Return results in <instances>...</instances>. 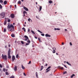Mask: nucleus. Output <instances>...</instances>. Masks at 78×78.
Returning <instances> with one entry per match:
<instances>
[{
    "label": "nucleus",
    "instance_id": "obj_58",
    "mask_svg": "<svg viewBox=\"0 0 78 78\" xmlns=\"http://www.w3.org/2000/svg\"><path fill=\"white\" fill-rule=\"evenodd\" d=\"M5 48H7V46L5 45Z\"/></svg>",
    "mask_w": 78,
    "mask_h": 78
},
{
    "label": "nucleus",
    "instance_id": "obj_37",
    "mask_svg": "<svg viewBox=\"0 0 78 78\" xmlns=\"http://www.w3.org/2000/svg\"><path fill=\"white\" fill-rule=\"evenodd\" d=\"M41 36H45V34H41Z\"/></svg>",
    "mask_w": 78,
    "mask_h": 78
},
{
    "label": "nucleus",
    "instance_id": "obj_21",
    "mask_svg": "<svg viewBox=\"0 0 78 78\" xmlns=\"http://www.w3.org/2000/svg\"><path fill=\"white\" fill-rule=\"evenodd\" d=\"M66 64H67L68 65H69V66H71V64L70 63H69V62H66Z\"/></svg>",
    "mask_w": 78,
    "mask_h": 78
},
{
    "label": "nucleus",
    "instance_id": "obj_51",
    "mask_svg": "<svg viewBox=\"0 0 78 78\" xmlns=\"http://www.w3.org/2000/svg\"><path fill=\"white\" fill-rule=\"evenodd\" d=\"M23 74L24 76H26V74L24 73H23Z\"/></svg>",
    "mask_w": 78,
    "mask_h": 78
},
{
    "label": "nucleus",
    "instance_id": "obj_7",
    "mask_svg": "<svg viewBox=\"0 0 78 78\" xmlns=\"http://www.w3.org/2000/svg\"><path fill=\"white\" fill-rule=\"evenodd\" d=\"M16 59V58L15 57V56L14 55H13L12 57V61H14V60Z\"/></svg>",
    "mask_w": 78,
    "mask_h": 78
},
{
    "label": "nucleus",
    "instance_id": "obj_64",
    "mask_svg": "<svg viewBox=\"0 0 78 78\" xmlns=\"http://www.w3.org/2000/svg\"><path fill=\"white\" fill-rule=\"evenodd\" d=\"M40 33H42V32L40 31Z\"/></svg>",
    "mask_w": 78,
    "mask_h": 78
},
{
    "label": "nucleus",
    "instance_id": "obj_16",
    "mask_svg": "<svg viewBox=\"0 0 78 78\" xmlns=\"http://www.w3.org/2000/svg\"><path fill=\"white\" fill-rule=\"evenodd\" d=\"M75 75L74 74H73L71 76V78H72L73 76H75Z\"/></svg>",
    "mask_w": 78,
    "mask_h": 78
},
{
    "label": "nucleus",
    "instance_id": "obj_59",
    "mask_svg": "<svg viewBox=\"0 0 78 78\" xmlns=\"http://www.w3.org/2000/svg\"><path fill=\"white\" fill-rule=\"evenodd\" d=\"M24 29H25V28L23 27V30H24Z\"/></svg>",
    "mask_w": 78,
    "mask_h": 78
},
{
    "label": "nucleus",
    "instance_id": "obj_3",
    "mask_svg": "<svg viewBox=\"0 0 78 78\" xmlns=\"http://www.w3.org/2000/svg\"><path fill=\"white\" fill-rule=\"evenodd\" d=\"M1 16L2 18H4L5 16V12H2L1 13Z\"/></svg>",
    "mask_w": 78,
    "mask_h": 78
},
{
    "label": "nucleus",
    "instance_id": "obj_12",
    "mask_svg": "<svg viewBox=\"0 0 78 78\" xmlns=\"http://www.w3.org/2000/svg\"><path fill=\"white\" fill-rule=\"evenodd\" d=\"M44 66H41V69L40 70V71H41V70H42V69H44Z\"/></svg>",
    "mask_w": 78,
    "mask_h": 78
},
{
    "label": "nucleus",
    "instance_id": "obj_48",
    "mask_svg": "<svg viewBox=\"0 0 78 78\" xmlns=\"http://www.w3.org/2000/svg\"><path fill=\"white\" fill-rule=\"evenodd\" d=\"M6 68H7V69H9V66H6Z\"/></svg>",
    "mask_w": 78,
    "mask_h": 78
},
{
    "label": "nucleus",
    "instance_id": "obj_39",
    "mask_svg": "<svg viewBox=\"0 0 78 78\" xmlns=\"http://www.w3.org/2000/svg\"><path fill=\"white\" fill-rule=\"evenodd\" d=\"M30 44L28 43H26V45H29Z\"/></svg>",
    "mask_w": 78,
    "mask_h": 78
},
{
    "label": "nucleus",
    "instance_id": "obj_53",
    "mask_svg": "<svg viewBox=\"0 0 78 78\" xmlns=\"http://www.w3.org/2000/svg\"><path fill=\"white\" fill-rule=\"evenodd\" d=\"M48 65V64L47 63H46L45 64V66H47V65Z\"/></svg>",
    "mask_w": 78,
    "mask_h": 78
},
{
    "label": "nucleus",
    "instance_id": "obj_27",
    "mask_svg": "<svg viewBox=\"0 0 78 78\" xmlns=\"http://www.w3.org/2000/svg\"><path fill=\"white\" fill-rule=\"evenodd\" d=\"M59 69H61V70H63V69H64V68L63 67H60Z\"/></svg>",
    "mask_w": 78,
    "mask_h": 78
},
{
    "label": "nucleus",
    "instance_id": "obj_45",
    "mask_svg": "<svg viewBox=\"0 0 78 78\" xmlns=\"http://www.w3.org/2000/svg\"><path fill=\"white\" fill-rule=\"evenodd\" d=\"M31 64V61H30L29 62V63H28V64Z\"/></svg>",
    "mask_w": 78,
    "mask_h": 78
},
{
    "label": "nucleus",
    "instance_id": "obj_36",
    "mask_svg": "<svg viewBox=\"0 0 78 78\" xmlns=\"http://www.w3.org/2000/svg\"><path fill=\"white\" fill-rule=\"evenodd\" d=\"M5 74L6 75H9V74L8 73V72H5Z\"/></svg>",
    "mask_w": 78,
    "mask_h": 78
},
{
    "label": "nucleus",
    "instance_id": "obj_13",
    "mask_svg": "<svg viewBox=\"0 0 78 78\" xmlns=\"http://www.w3.org/2000/svg\"><path fill=\"white\" fill-rule=\"evenodd\" d=\"M17 66H16L15 67L14 69V70H15V71H16V70H17Z\"/></svg>",
    "mask_w": 78,
    "mask_h": 78
},
{
    "label": "nucleus",
    "instance_id": "obj_44",
    "mask_svg": "<svg viewBox=\"0 0 78 78\" xmlns=\"http://www.w3.org/2000/svg\"><path fill=\"white\" fill-rule=\"evenodd\" d=\"M30 20H31V19H30V18H29L28 19V21H29V22H30Z\"/></svg>",
    "mask_w": 78,
    "mask_h": 78
},
{
    "label": "nucleus",
    "instance_id": "obj_26",
    "mask_svg": "<svg viewBox=\"0 0 78 78\" xmlns=\"http://www.w3.org/2000/svg\"><path fill=\"white\" fill-rule=\"evenodd\" d=\"M6 23H7V21H6L5 20L4 22V24L5 25L6 24Z\"/></svg>",
    "mask_w": 78,
    "mask_h": 78
},
{
    "label": "nucleus",
    "instance_id": "obj_19",
    "mask_svg": "<svg viewBox=\"0 0 78 78\" xmlns=\"http://www.w3.org/2000/svg\"><path fill=\"white\" fill-rule=\"evenodd\" d=\"M42 6H40L39 8V9H40L39 11H41L42 9Z\"/></svg>",
    "mask_w": 78,
    "mask_h": 78
},
{
    "label": "nucleus",
    "instance_id": "obj_5",
    "mask_svg": "<svg viewBox=\"0 0 78 78\" xmlns=\"http://www.w3.org/2000/svg\"><path fill=\"white\" fill-rule=\"evenodd\" d=\"M10 17L12 19H14L15 17V15L13 13H12L10 15Z\"/></svg>",
    "mask_w": 78,
    "mask_h": 78
},
{
    "label": "nucleus",
    "instance_id": "obj_25",
    "mask_svg": "<svg viewBox=\"0 0 78 78\" xmlns=\"http://www.w3.org/2000/svg\"><path fill=\"white\" fill-rule=\"evenodd\" d=\"M31 32L33 34H35V33H34V32L33 30H31Z\"/></svg>",
    "mask_w": 78,
    "mask_h": 78
},
{
    "label": "nucleus",
    "instance_id": "obj_15",
    "mask_svg": "<svg viewBox=\"0 0 78 78\" xmlns=\"http://www.w3.org/2000/svg\"><path fill=\"white\" fill-rule=\"evenodd\" d=\"M24 37H25V38H27L28 40H29V38H28V36L26 35H25L24 36Z\"/></svg>",
    "mask_w": 78,
    "mask_h": 78
},
{
    "label": "nucleus",
    "instance_id": "obj_55",
    "mask_svg": "<svg viewBox=\"0 0 78 78\" xmlns=\"http://www.w3.org/2000/svg\"><path fill=\"white\" fill-rule=\"evenodd\" d=\"M64 67H66V68H67V66H66V65H64Z\"/></svg>",
    "mask_w": 78,
    "mask_h": 78
},
{
    "label": "nucleus",
    "instance_id": "obj_8",
    "mask_svg": "<svg viewBox=\"0 0 78 78\" xmlns=\"http://www.w3.org/2000/svg\"><path fill=\"white\" fill-rule=\"evenodd\" d=\"M23 9H24L25 11H28V9L27 8L25 7H24Z\"/></svg>",
    "mask_w": 78,
    "mask_h": 78
},
{
    "label": "nucleus",
    "instance_id": "obj_6",
    "mask_svg": "<svg viewBox=\"0 0 78 78\" xmlns=\"http://www.w3.org/2000/svg\"><path fill=\"white\" fill-rule=\"evenodd\" d=\"M50 68H51V66H49L48 68L46 70H47V71H46V73H47V72H49V71H50V69H50Z\"/></svg>",
    "mask_w": 78,
    "mask_h": 78
},
{
    "label": "nucleus",
    "instance_id": "obj_33",
    "mask_svg": "<svg viewBox=\"0 0 78 78\" xmlns=\"http://www.w3.org/2000/svg\"><path fill=\"white\" fill-rule=\"evenodd\" d=\"M16 58H19V55H18V54H17L16 56Z\"/></svg>",
    "mask_w": 78,
    "mask_h": 78
},
{
    "label": "nucleus",
    "instance_id": "obj_54",
    "mask_svg": "<svg viewBox=\"0 0 78 78\" xmlns=\"http://www.w3.org/2000/svg\"><path fill=\"white\" fill-rule=\"evenodd\" d=\"M27 40H28V39L27 38L25 39V41H27Z\"/></svg>",
    "mask_w": 78,
    "mask_h": 78
},
{
    "label": "nucleus",
    "instance_id": "obj_28",
    "mask_svg": "<svg viewBox=\"0 0 78 78\" xmlns=\"http://www.w3.org/2000/svg\"><path fill=\"white\" fill-rule=\"evenodd\" d=\"M27 12H26L25 11H24L23 12V14H27Z\"/></svg>",
    "mask_w": 78,
    "mask_h": 78
},
{
    "label": "nucleus",
    "instance_id": "obj_46",
    "mask_svg": "<svg viewBox=\"0 0 78 78\" xmlns=\"http://www.w3.org/2000/svg\"><path fill=\"white\" fill-rule=\"evenodd\" d=\"M30 28H29L28 29V32H30Z\"/></svg>",
    "mask_w": 78,
    "mask_h": 78
},
{
    "label": "nucleus",
    "instance_id": "obj_41",
    "mask_svg": "<svg viewBox=\"0 0 78 78\" xmlns=\"http://www.w3.org/2000/svg\"><path fill=\"white\" fill-rule=\"evenodd\" d=\"M38 40H39V41H41V38H38Z\"/></svg>",
    "mask_w": 78,
    "mask_h": 78
},
{
    "label": "nucleus",
    "instance_id": "obj_30",
    "mask_svg": "<svg viewBox=\"0 0 78 78\" xmlns=\"http://www.w3.org/2000/svg\"><path fill=\"white\" fill-rule=\"evenodd\" d=\"M21 42L22 44H24V42L23 41H21Z\"/></svg>",
    "mask_w": 78,
    "mask_h": 78
},
{
    "label": "nucleus",
    "instance_id": "obj_49",
    "mask_svg": "<svg viewBox=\"0 0 78 78\" xmlns=\"http://www.w3.org/2000/svg\"><path fill=\"white\" fill-rule=\"evenodd\" d=\"M23 30L24 31V32H26V29H24Z\"/></svg>",
    "mask_w": 78,
    "mask_h": 78
},
{
    "label": "nucleus",
    "instance_id": "obj_57",
    "mask_svg": "<svg viewBox=\"0 0 78 78\" xmlns=\"http://www.w3.org/2000/svg\"><path fill=\"white\" fill-rule=\"evenodd\" d=\"M23 16H25V13H23Z\"/></svg>",
    "mask_w": 78,
    "mask_h": 78
},
{
    "label": "nucleus",
    "instance_id": "obj_32",
    "mask_svg": "<svg viewBox=\"0 0 78 78\" xmlns=\"http://www.w3.org/2000/svg\"><path fill=\"white\" fill-rule=\"evenodd\" d=\"M27 42H28V43H29V44H30V42H31V41H30L28 40L27 41Z\"/></svg>",
    "mask_w": 78,
    "mask_h": 78
},
{
    "label": "nucleus",
    "instance_id": "obj_20",
    "mask_svg": "<svg viewBox=\"0 0 78 78\" xmlns=\"http://www.w3.org/2000/svg\"><path fill=\"white\" fill-rule=\"evenodd\" d=\"M11 36L12 37H15V35H14V34H12Z\"/></svg>",
    "mask_w": 78,
    "mask_h": 78
},
{
    "label": "nucleus",
    "instance_id": "obj_47",
    "mask_svg": "<svg viewBox=\"0 0 78 78\" xmlns=\"http://www.w3.org/2000/svg\"><path fill=\"white\" fill-rule=\"evenodd\" d=\"M70 44L72 46V43H71V42H70Z\"/></svg>",
    "mask_w": 78,
    "mask_h": 78
},
{
    "label": "nucleus",
    "instance_id": "obj_9",
    "mask_svg": "<svg viewBox=\"0 0 78 78\" xmlns=\"http://www.w3.org/2000/svg\"><path fill=\"white\" fill-rule=\"evenodd\" d=\"M45 36H46V37H51V35L48 34H46L45 35Z\"/></svg>",
    "mask_w": 78,
    "mask_h": 78
},
{
    "label": "nucleus",
    "instance_id": "obj_56",
    "mask_svg": "<svg viewBox=\"0 0 78 78\" xmlns=\"http://www.w3.org/2000/svg\"><path fill=\"white\" fill-rule=\"evenodd\" d=\"M14 6L15 8H16V5H14Z\"/></svg>",
    "mask_w": 78,
    "mask_h": 78
},
{
    "label": "nucleus",
    "instance_id": "obj_24",
    "mask_svg": "<svg viewBox=\"0 0 78 78\" xmlns=\"http://www.w3.org/2000/svg\"><path fill=\"white\" fill-rule=\"evenodd\" d=\"M55 30H60V29L59 28H55Z\"/></svg>",
    "mask_w": 78,
    "mask_h": 78
},
{
    "label": "nucleus",
    "instance_id": "obj_38",
    "mask_svg": "<svg viewBox=\"0 0 78 78\" xmlns=\"http://www.w3.org/2000/svg\"><path fill=\"white\" fill-rule=\"evenodd\" d=\"M5 70H6V69H5V68H4L3 69V72H5Z\"/></svg>",
    "mask_w": 78,
    "mask_h": 78
},
{
    "label": "nucleus",
    "instance_id": "obj_2",
    "mask_svg": "<svg viewBox=\"0 0 78 78\" xmlns=\"http://www.w3.org/2000/svg\"><path fill=\"white\" fill-rule=\"evenodd\" d=\"M2 58L4 59L5 61H6L7 59V57L6 56V55H3V54L2 55Z\"/></svg>",
    "mask_w": 78,
    "mask_h": 78
},
{
    "label": "nucleus",
    "instance_id": "obj_4",
    "mask_svg": "<svg viewBox=\"0 0 78 78\" xmlns=\"http://www.w3.org/2000/svg\"><path fill=\"white\" fill-rule=\"evenodd\" d=\"M8 27L9 28H14V27L13 26L12 24H11V25H8Z\"/></svg>",
    "mask_w": 78,
    "mask_h": 78
},
{
    "label": "nucleus",
    "instance_id": "obj_60",
    "mask_svg": "<svg viewBox=\"0 0 78 78\" xmlns=\"http://www.w3.org/2000/svg\"><path fill=\"white\" fill-rule=\"evenodd\" d=\"M64 43H63V42H62V45H64Z\"/></svg>",
    "mask_w": 78,
    "mask_h": 78
},
{
    "label": "nucleus",
    "instance_id": "obj_18",
    "mask_svg": "<svg viewBox=\"0 0 78 78\" xmlns=\"http://www.w3.org/2000/svg\"><path fill=\"white\" fill-rule=\"evenodd\" d=\"M36 75L37 78H38V75L37 74V72L36 73Z\"/></svg>",
    "mask_w": 78,
    "mask_h": 78
},
{
    "label": "nucleus",
    "instance_id": "obj_22",
    "mask_svg": "<svg viewBox=\"0 0 78 78\" xmlns=\"http://www.w3.org/2000/svg\"><path fill=\"white\" fill-rule=\"evenodd\" d=\"M6 31V29L5 28H4V30H3V32H5Z\"/></svg>",
    "mask_w": 78,
    "mask_h": 78
},
{
    "label": "nucleus",
    "instance_id": "obj_23",
    "mask_svg": "<svg viewBox=\"0 0 78 78\" xmlns=\"http://www.w3.org/2000/svg\"><path fill=\"white\" fill-rule=\"evenodd\" d=\"M3 8V7L1 4H0V9H2Z\"/></svg>",
    "mask_w": 78,
    "mask_h": 78
},
{
    "label": "nucleus",
    "instance_id": "obj_34",
    "mask_svg": "<svg viewBox=\"0 0 78 78\" xmlns=\"http://www.w3.org/2000/svg\"><path fill=\"white\" fill-rule=\"evenodd\" d=\"M10 78H14V76H11Z\"/></svg>",
    "mask_w": 78,
    "mask_h": 78
},
{
    "label": "nucleus",
    "instance_id": "obj_52",
    "mask_svg": "<svg viewBox=\"0 0 78 78\" xmlns=\"http://www.w3.org/2000/svg\"><path fill=\"white\" fill-rule=\"evenodd\" d=\"M35 39H37V37H35Z\"/></svg>",
    "mask_w": 78,
    "mask_h": 78
},
{
    "label": "nucleus",
    "instance_id": "obj_40",
    "mask_svg": "<svg viewBox=\"0 0 78 78\" xmlns=\"http://www.w3.org/2000/svg\"><path fill=\"white\" fill-rule=\"evenodd\" d=\"M11 21V20L10 19H9L8 20V22H10V21Z\"/></svg>",
    "mask_w": 78,
    "mask_h": 78
},
{
    "label": "nucleus",
    "instance_id": "obj_35",
    "mask_svg": "<svg viewBox=\"0 0 78 78\" xmlns=\"http://www.w3.org/2000/svg\"><path fill=\"white\" fill-rule=\"evenodd\" d=\"M0 3H3V1L2 0H0Z\"/></svg>",
    "mask_w": 78,
    "mask_h": 78
},
{
    "label": "nucleus",
    "instance_id": "obj_10",
    "mask_svg": "<svg viewBox=\"0 0 78 78\" xmlns=\"http://www.w3.org/2000/svg\"><path fill=\"white\" fill-rule=\"evenodd\" d=\"M11 32H12V31H14V28H12V29H11L10 30Z\"/></svg>",
    "mask_w": 78,
    "mask_h": 78
},
{
    "label": "nucleus",
    "instance_id": "obj_14",
    "mask_svg": "<svg viewBox=\"0 0 78 78\" xmlns=\"http://www.w3.org/2000/svg\"><path fill=\"white\" fill-rule=\"evenodd\" d=\"M4 5H6L7 4V1H4Z\"/></svg>",
    "mask_w": 78,
    "mask_h": 78
},
{
    "label": "nucleus",
    "instance_id": "obj_31",
    "mask_svg": "<svg viewBox=\"0 0 78 78\" xmlns=\"http://www.w3.org/2000/svg\"><path fill=\"white\" fill-rule=\"evenodd\" d=\"M18 4H21V1H18Z\"/></svg>",
    "mask_w": 78,
    "mask_h": 78
},
{
    "label": "nucleus",
    "instance_id": "obj_11",
    "mask_svg": "<svg viewBox=\"0 0 78 78\" xmlns=\"http://www.w3.org/2000/svg\"><path fill=\"white\" fill-rule=\"evenodd\" d=\"M55 48V49H53V50L54 51H53L52 52V53H55V52H56V51H55V50H56V48Z\"/></svg>",
    "mask_w": 78,
    "mask_h": 78
},
{
    "label": "nucleus",
    "instance_id": "obj_62",
    "mask_svg": "<svg viewBox=\"0 0 78 78\" xmlns=\"http://www.w3.org/2000/svg\"><path fill=\"white\" fill-rule=\"evenodd\" d=\"M56 55H58V53H56Z\"/></svg>",
    "mask_w": 78,
    "mask_h": 78
},
{
    "label": "nucleus",
    "instance_id": "obj_42",
    "mask_svg": "<svg viewBox=\"0 0 78 78\" xmlns=\"http://www.w3.org/2000/svg\"><path fill=\"white\" fill-rule=\"evenodd\" d=\"M65 73H67V72L65 71L64 72L63 74H65Z\"/></svg>",
    "mask_w": 78,
    "mask_h": 78
},
{
    "label": "nucleus",
    "instance_id": "obj_50",
    "mask_svg": "<svg viewBox=\"0 0 78 78\" xmlns=\"http://www.w3.org/2000/svg\"><path fill=\"white\" fill-rule=\"evenodd\" d=\"M37 31H38V32H39V33H40L41 32V31H40L39 30H37Z\"/></svg>",
    "mask_w": 78,
    "mask_h": 78
},
{
    "label": "nucleus",
    "instance_id": "obj_17",
    "mask_svg": "<svg viewBox=\"0 0 78 78\" xmlns=\"http://www.w3.org/2000/svg\"><path fill=\"white\" fill-rule=\"evenodd\" d=\"M48 2L49 3H50V4H51L53 2L51 1H49Z\"/></svg>",
    "mask_w": 78,
    "mask_h": 78
},
{
    "label": "nucleus",
    "instance_id": "obj_1",
    "mask_svg": "<svg viewBox=\"0 0 78 78\" xmlns=\"http://www.w3.org/2000/svg\"><path fill=\"white\" fill-rule=\"evenodd\" d=\"M10 54H11V50H10V49H9V50L8 51V58L9 59H10V58H11V56L10 55Z\"/></svg>",
    "mask_w": 78,
    "mask_h": 78
},
{
    "label": "nucleus",
    "instance_id": "obj_43",
    "mask_svg": "<svg viewBox=\"0 0 78 78\" xmlns=\"http://www.w3.org/2000/svg\"><path fill=\"white\" fill-rule=\"evenodd\" d=\"M0 67H1V68H2V66L1 64H0Z\"/></svg>",
    "mask_w": 78,
    "mask_h": 78
},
{
    "label": "nucleus",
    "instance_id": "obj_61",
    "mask_svg": "<svg viewBox=\"0 0 78 78\" xmlns=\"http://www.w3.org/2000/svg\"><path fill=\"white\" fill-rule=\"evenodd\" d=\"M65 31H67V29H65Z\"/></svg>",
    "mask_w": 78,
    "mask_h": 78
},
{
    "label": "nucleus",
    "instance_id": "obj_29",
    "mask_svg": "<svg viewBox=\"0 0 78 78\" xmlns=\"http://www.w3.org/2000/svg\"><path fill=\"white\" fill-rule=\"evenodd\" d=\"M22 67L23 69H25V67H24V66H23V65H22Z\"/></svg>",
    "mask_w": 78,
    "mask_h": 78
},
{
    "label": "nucleus",
    "instance_id": "obj_63",
    "mask_svg": "<svg viewBox=\"0 0 78 78\" xmlns=\"http://www.w3.org/2000/svg\"><path fill=\"white\" fill-rule=\"evenodd\" d=\"M10 44H9V47H10Z\"/></svg>",
    "mask_w": 78,
    "mask_h": 78
}]
</instances>
